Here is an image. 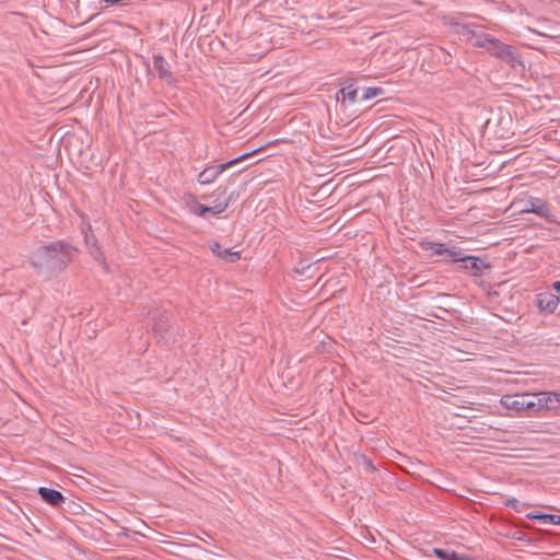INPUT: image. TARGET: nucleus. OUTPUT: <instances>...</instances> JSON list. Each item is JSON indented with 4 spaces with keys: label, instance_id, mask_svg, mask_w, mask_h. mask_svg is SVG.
I'll return each mask as SVG.
<instances>
[{
    "label": "nucleus",
    "instance_id": "9b49d317",
    "mask_svg": "<svg viewBox=\"0 0 560 560\" xmlns=\"http://www.w3.org/2000/svg\"><path fill=\"white\" fill-rule=\"evenodd\" d=\"M38 493L42 499L51 506H59L65 500L61 492L46 487H40Z\"/></svg>",
    "mask_w": 560,
    "mask_h": 560
},
{
    "label": "nucleus",
    "instance_id": "4be33fe9",
    "mask_svg": "<svg viewBox=\"0 0 560 560\" xmlns=\"http://www.w3.org/2000/svg\"><path fill=\"white\" fill-rule=\"evenodd\" d=\"M552 288H553L557 292H560V281H556V282H553Z\"/></svg>",
    "mask_w": 560,
    "mask_h": 560
},
{
    "label": "nucleus",
    "instance_id": "0eeeda50",
    "mask_svg": "<svg viewBox=\"0 0 560 560\" xmlns=\"http://www.w3.org/2000/svg\"><path fill=\"white\" fill-rule=\"evenodd\" d=\"M149 319L154 336L164 339L170 328V318L166 311L154 310L150 313Z\"/></svg>",
    "mask_w": 560,
    "mask_h": 560
},
{
    "label": "nucleus",
    "instance_id": "423d86ee",
    "mask_svg": "<svg viewBox=\"0 0 560 560\" xmlns=\"http://www.w3.org/2000/svg\"><path fill=\"white\" fill-rule=\"evenodd\" d=\"M521 212L535 213L549 222L555 221L549 203L540 198L529 197L526 200L525 208L522 209Z\"/></svg>",
    "mask_w": 560,
    "mask_h": 560
},
{
    "label": "nucleus",
    "instance_id": "f8f14e48",
    "mask_svg": "<svg viewBox=\"0 0 560 560\" xmlns=\"http://www.w3.org/2000/svg\"><path fill=\"white\" fill-rule=\"evenodd\" d=\"M210 249L218 257L229 262H235L241 258V254L238 252H232L231 249L223 248L219 242H212L210 244Z\"/></svg>",
    "mask_w": 560,
    "mask_h": 560
},
{
    "label": "nucleus",
    "instance_id": "aec40b11",
    "mask_svg": "<svg viewBox=\"0 0 560 560\" xmlns=\"http://www.w3.org/2000/svg\"><path fill=\"white\" fill-rule=\"evenodd\" d=\"M382 94H383V89L382 88H377V86L366 88L363 91L362 100L363 101H369V100L374 98L376 96H380Z\"/></svg>",
    "mask_w": 560,
    "mask_h": 560
},
{
    "label": "nucleus",
    "instance_id": "ddd939ff",
    "mask_svg": "<svg viewBox=\"0 0 560 560\" xmlns=\"http://www.w3.org/2000/svg\"><path fill=\"white\" fill-rule=\"evenodd\" d=\"M501 405L509 410H514L516 412L524 411V399L522 398V394L503 396L501 398Z\"/></svg>",
    "mask_w": 560,
    "mask_h": 560
},
{
    "label": "nucleus",
    "instance_id": "6ab92c4d",
    "mask_svg": "<svg viewBox=\"0 0 560 560\" xmlns=\"http://www.w3.org/2000/svg\"><path fill=\"white\" fill-rule=\"evenodd\" d=\"M445 256L453 262H460L463 260V250L457 246H447Z\"/></svg>",
    "mask_w": 560,
    "mask_h": 560
},
{
    "label": "nucleus",
    "instance_id": "f3484780",
    "mask_svg": "<svg viewBox=\"0 0 560 560\" xmlns=\"http://www.w3.org/2000/svg\"><path fill=\"white\" fill-rule=\"evenodd\" d=\"M339 95H341L342 102L348 101L353 104L357 101L358 90L352 83H350L338 91L337 100H339Z\"/></svg>",
    "mask_w": 560,
    "mask_h": 560
},
{
    "label": "nucleus",
    "instance_id": "9d476101",
    "mask_svg": "<svg viewBox=\"0 0 560 560\" xmlns=\"http://www.w3.org/2000/svg\"><path fill=\"white\" fill-rule=\"evenodd\" d=\"M460 264L463 269L472 271L475 276H479L483 269L490 268L489 264L475 256H464Z\"/></svg>",
    "mask_w": 560,
    "mask_h": 560
},
{
    "label": "nucleus",
    "instance_id": "412c9836",
    "mask_svg": "<svg viewBox=\"0 0 560 560\" xmlns=\"http://www.w3.org/2000/svg\"><path fill=\"white\" fill-rule=\"evenodd\" d=\"M517 503H518V501H517L515 498H511V499H508V500L505 501V505H506V506L513 508V509H514V510H516V511H518V510H517V506H516V505H517Z\"/></svg>",
    "mask_w": 560,
    "mask_h": 560
},
{
    "label": "nucleus",
    "instance_id": "39448f33",
    "mask_svg": "<svg viewBox=\"0 0 560 560\" xmlns=\"http://www.w3.org/2000/svg\"><path fill=\"white\" fill-rule=\"evenodd\" d=\"M148 74L158 77L170 85L175 81L170 63L160 55L153 56L152 65L148 67Z\"/></svg>",
    "mask_w": 560,
    "mask_h": 560
},
{
    "label": "nucleus",
    "instance_id": "a211bd4d",
    "mask_svg": "<svg viewBox=\"0 0 560 560\" xmlns=\"http://www.w3.org/2000/svg\"><path fill=\"white\" fill-rule=\"evenodd\" d=\"M447 246L448 245L444 243L428 242L423 245V248L432 250L438 256H443L447 252Z\"/></svg>",
    "mask_w": 560,
    "mask_h": 560
},
{
    "label": "nucleus",
    "instance_id": "6e6552de",
    "mask_svg": "<svg viewBox=\"0 0 560 560\" xmlns=\"http://www.w3.org/2000/svg\"><path fill=\"white\" fill-rule=\"evenodd\" d=\"M560 303V298L550 292H542L536 295V305L540 313L552 314Z\"/></svg>",
    "mask_w": 560,
    "mask_h": 560
},
{
    "label": "nucleus",
    "instance_id": "7ed1b4c3",
    "mask_svg": "<svg viewBox=\"0 0 560 560\" xmlns=\"http://www.w3.org/2000/svg\"><path fill=\"white\" fill-rule=\"evenodd\" d=\"M226 187L219 186L213 192L212 197H215L213 206L201 205L195 197L189 196L185 200V206L189 213L207 218V214L218 215L224 212L231 202V197H226Z\"/></svg>",
    "mask_w": 560,
    "mask_h": 560
},
{
    "label": "nucleus",
    "instance_id": "f03ea898",
    "mask_svg": "<svg viewBox=\"0 0 560 560\" xmlns=\"http://www.w3.org/2000/svg\"><path fill=\"white\" fill-rule=\"evenodd\" d=\"M463 35L474 46L486 48L492 55L500 58H509L513 56L511 46L500 42L491 35L470 28L467 25L463 26Z\"/></svg>",
    "mask_w": 560,
    "mask_h": 560
},
{
    "label": "nucleus",
    "instance_id": "f257e3e1",
    "mask_svg": "<svg viewBox=\"0 0 560 560\" xmlns=\"http://www.w3.org/2000/svg\"><path fill=\"white\" fill-rule=\"evenodd\" d=\"M78 249L62 241L44 243L28 255V264L38 275L52 277L63 271L75 258Z\"/></svg>",
    "mask_w": 560,
    "mask_h": 560
},
{
    "label": "nucleus",
    "instance_id": "1a4fd4ad",
    "mask_svg": "<svg viewBox=\"0 0 560 560\" xmlns=\"http://www.w3.org/2000/svg\"><path fill=\"white\" fill-rule=\"evenodd\" d=\"M538 410H558L560 408V393L540 392L537 394Z\"/></svg>",
    "mask_w": 560,
    "mask_h": 560
},
{
    "label": "nucleus",
    "instance_id": "dca6fc26",
    "mask_svg": "<svg viewBox=\"0 0 560 560\" xmlns=\"http://www.w3.org/2000/svg\"><path fill=\"white\" fill-rule=\"evenodd\" d=\"M522 398L524 399V411H527L528 416H534L539 411L536 405L537 394H522Z\"/></svg>",
    "mask_w": 560,
    "mask_h": 560
},
{
    "label": "nucleus",
    "instance_id": "2eb2a0df",
    "mask_svg": "<svg viewBox=\"0 0 560 560\" xmlns=\"http://www.w3.org/2000/svg\"><path fill=\"white\" fill-rule=\"evenodd\" d=\"M434 553L442 560H474L468 555L457 553L455 551H448L440 548H434Z\"/></svg>",
    "mask_w": 560,
    "mask_h": 560
},
{
    "label": "nucleus",
    "instance_id": "20e7f679",
    "mask_svg": "<svg viewBox=\"0 0 560 560\" xmlns=\"http://www.w3.org/2000/svg\"><path fill=\"white\" fill-rule=\"evenodd\" d=\"M261 148L253 150L250 152H246L229 162L218 164V165H211L206 167L199 175H198V183L201 185H209L213 183L220 174H222L226 168L246 160L247 158L254 155L256 152H258Z\"/></svg>",
    "mask_w": 560,
    "mask_h": 560
},
{
    "label": "nucleus",
    "instance_id": "4468645a",
    "mask_svg": "<svg viewBox=\"0 0 560 560\" xmlns=\"http://www.w3.org/2000/svg\"><path fill=\"white\" fill-rule=\"evenodd\" d=\"M528 520H537L542 524H555L560 525V515L556 514H545L540 512H530L526 515Z\"/></svg>",
    "mask_w": 560,
    "mask_h": 560
}]
</instances>
